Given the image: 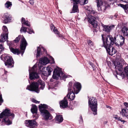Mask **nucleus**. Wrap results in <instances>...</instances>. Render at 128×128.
Returning a JSON list of instances; mask_svg holds the SVG:
<instances>
[{
  "mask_svg": "<svg viewBox=\"0 0 128 128\" xmlns=\"http://www.w3.org/2000/svg\"><path fill=\"white\" fill-rule=\"evenodd\" d=\"M53 26L54 28V26H53Z\"/></svg>",
  "mask_w": 128,
  "mask_h": 128,
  "instance_id": "obj_62",
  "label": "nucleus"
},
{
  "mask_svg": "<svg viewBox=\"0 0 128 128\" xmlns=\"http://www.w3.org/2000/svg\"><path fill=\"white\" fill-rule=\"evenodd\" d=\"M88 44L91 43L92 42L90 40H88Z\"/></svg>",
  "mask_w": 128,
  "mask_h": 128,
  "instance_id": "obj_50",
  "label": "nucleus"
},
{
  "mask_svg": "<svg viewBox=\"0 0 128 128\" xmlns=\"http://www.w3.org/2000/svg\"><path fill=\"white\" fill-rule=\"evenodd\" d=\"M40 48L39 47H38L37 51L36 57H38L40 56Z\"/></svg>",
  "mask_w": 128,
  "mask_h": 128,
  "instance_id": "obj_33",
  "label": "nucleus"
},
{
  "mask_svg": "<svg viewBox=\"0 0 128 128\" xmlns=\"http://www.w3.org/2000/svg\"><path fill=\"white\" fill-rule=\"evenodd\" d=\"M114 27V25L109 26L105 25L104 26V30L107 32H110L111 29L113 28Z\"/></svg>",
  "mask_w": 128,
  "mask_h": 128,
  "instance_id": "obj_21",
  "label": "nucleus"
},
{
  "mask_svg": "<svg viewBox=\"0 0 128 128\" xmlns=\"http://www.w3.org/2000/svg\"><path fill=\"white\" fill-rule=\"evenodd\" d=\"M22 36H23L19 35L18 37H16V38L15 39L14 41V42L15 43H16L19 42L20 38H22Z\"/></svg>",
  "mask_w": 128,
  "mask_h": 128,
  "instance_id": "obj_32",
  "label": "nucleus"
},
{
  "mask_svg": "<svg viewBox=\"0 0 128 128\" xmlns=\"http://www.w3.org/2000/svg\"><path fill=\"white\" fill-rule=\"evenodd\" d=\"M127 56L128 57V55H127Z\"/></svg>",
  "mask_w": 128,
  "mask_h": 128,
  "instance_id": "obj_64",
  "label": "nucleus"
},
{
  "mask_svg": "<svg viewBox=\"0 0 128 128\" xmlns=\"http://www.w3.org/2000/svg\"><path fill=\"white\" fill-rule=\"evenodd\" d=\"M102 39L103 42V46H106V45H109L110 42H111L112 43H113V41L114 42V39L116 38V37L114 38L111 35H107L106 37L104 38L103 34L102 35Z\"/></svg>",
  "mask_w": 128,
  "mask_h": 128,
  "instance_id": "obj_6",
  "label": "nucleus"
},
{
  "mask_svg": "<svg viewBox=\"0 0 128 128\" xmlns=\"http://www.w3.org/2000/svg\"><path fill=\"white\" fill-rule=\"evenodd\" d=\"M22 24H24L28 26H30V23L27 21H26V22H23Z\"/></svg>",
  "mask_w": 128,
  "mask_h": 128,
  "instance_id": "obj_38",
  "label": "nucleus"
},
{
  "mask_svg": "<svg viewBox=\"0 0 128 128\" xmlns=\"http://www.w3.org/2000/svg\"><path fill=\"white\" fill-rule=\"evenodd\" d=\"M3 22L5 24L7 23L10 22L11 20L10 14L8 13H5L3 16Z\"/></svg>",
  "mask_w": 128,
  "mask_h": 128,
  "instance_id": "obj_15",
  "label": "nucleus"
},
{
  "mask_svg": "<svg viewBox=\"0 0 128 128\" xmlns=\"http://www.w3.org/2000/svg\"><path fill=\"white\" fill-rule=\"evenodd\" d=\"M48 106L46 104H40L39 106L40 110L44 118V120H47L52 118V117L48 110H46Z\"/></svg>",
  "mask_w": 128,
  "mask_h": 128,
  "instance_id": "obj_2",
  "label": "nucleus"
},
{
  "mask_svg": "<svg viewBox=\"0 0 128 128\" xmlns=\"http://www.w3.org/2000/svg\"><path fill=\"white\" fill-rule=\"evenodd\" d=\"M52 59L53 60H54V59L52 57Z\"/></svg>",
  "mask_w": 128,
  "mask_h": 128,
  "instance_id": "obj_57",
  "label": "nucleus"
},
{
  "mask_svg": "<svg viewBox=\"0 0 128 128\" xmlns=\"http://www.w3.org/2000/svg\"><path fill=\"white\" fill-rule=\"evenodd\" d=\"M87 2H88L87 0H84V4H86Z\"/></svg>",
  "mask_w": 128,
  "mask_h": 128,
  "instance_id": "obj_52",
  "label": "nucleus"
},
{
  "mask_svg": "<svg viewBox=\"0 0 128 128\" xmlns=\"http://www.w3.org/2000/svg\"><path fill=\"white\" fill-rule=\"evenodd\" d=\"M60 106L61 108H65L67 106L68 102L65 98H64V100L61 101L60 102Z\"/></svg>",
  "mask_w": 128,
  "mask_h": 128,
  "instance_id": "obj_18",
  "label": "nucleus"
},
{
  "mask_svg": "<svg viewBox=\"0 0 128 128\" xmlns=\"http://www.w3.org/2000/svg\"><path fill=\"white\" fill-rule=\"evenodd\" d=\"M38 82V84L37 82H32L30 86H28L26 89L30 91H35L37 93H38L39 90L38 87L39 84L40 85V88L42 90L44 89L45 84L44 82L41 80H39Z\"/></svg>",
  "mask_w": 128,
  "mask_h": 128,
  "instance_id": "obj_1",
  "label": "nucleus"
},
{
  "mask_svg": "<svg viewBox=\"0 0 128 128\" xmlns=\"http://www.w3.org/2000/svg\"><path fill=\"white\" fill-rule=\"evenodd\" d=\"M120 37L122 40V41L121 42L120 44H122L123 43L124 41L125 38L124 37L122 36H121Z\"/></svg>",
  "mask_w": 128,
  "mask_h": 128,
  "instance_id": "obj_36",
  "label": "nucleus"
},
{
  "mask_svg": "<svg viewBox=\"0 0 128 128\" xmlns=\"http://www.w3.org/2000/svg\"><path fill=\"white\" fill-rule=\"evenodd\" d=\"M10 49L11 52L14 54H18L20 52H20L17 49H14L13 48H10Z\"/></svg>",
  "mask_w": 128,
  "mask_h": 128,
  "instance_id": "obj_25",
  "label": "nucleus"
},
{
  "mask_svg": "<svg viewBox=\"0 0 128 128\" xmlns=\"http://www.w3.org/2000/svg\"><path fill=\"white\" fill-rule=\"evenodd\" d=\"M40 62L43 65L46 64L49 62L48 58L46 57H44L40 59Z\"/></svg>",
  "mask_w": 128,
  "mask_h": 128,
  "instance_id": "obj_19",
  "label": "nucleus"
},
{
  "mask_svg": "<svg viewBox=\"0 0 128 128\" xmlns=\"http://www.w3.org/2000/svg\"><path fill=\"white\" fill-rule=\"evenodd\" d=\"M32 102L36 104H39L40 103V102L34 99H32Z\"/></svg>",
  "mask_w": 128,
  "mask_h": 128,
  "instance_id": "obj_41",
  "label": "nucleus"
},
{
  "mask_svg": "<svg viewBox=\"0 0 128 128\" xmlns=\"http://www.w3.org/2000/svg\"><path fill=\"white\" fill-rule=\"evenodd\" d=\"M120 113L122 116H128V109H122Z\"/></svg>",
  "mask_w": 128,
  "mask_h": 128,
  "instance_id": "obj_23",
  "label": "nucleus"
},
{
  "mask_svg": "<svg viewBox=\"0 0 128 128\" xmlns=\"http://www.w3.org/2000/svg\"><path fill=\"white\" fill-rule=\"evenodd\" d=\"M80 0H73L74 2V5L72 9V12L74 13L78 12V6L77 4H78Z\"/></svg>",
  "mask_w": 128,
  "mask_h": 128,
  "instance_id": "obj_16",
  "label": "nucleus"
},
{
  "mask_svg": "<svg viewBox=\"0 0 128 128\" xmlns=\"http://www.w3.org/2000/svg\"><path fill=\"white\" fill-rule=\"evenodd\" d=\"M28 43L24 38L23 36H22V38L20 40V48L21 50L20 53L22 55L24 52Z\"/></svg>",
  "mask_w": 128,
  "mask_h": 128,
  "instance_id": "obj_9",
  "label": "nucleus"
},
{
  "mask_svg": "<svg viewBox=\"0 0 128 128\" xmlns=\"http://www.w3.org/2000/svg\"><path fill=\"white\" fill-rule=\"evenodd\" d=\"M4 74H6L8 72L7 71H6V70H4Z\"/></svg>",
  "mask_w": 128,
  "mask_h": 128,
  "instance_id": "obj_53",
  "label": "nucleus"
},
{
  "mask_svg": "<svg viewBox=\"0 0 128 128\" xmlns=\"http://www.w3.org/2000/svg\"><path fill=\"white\" fill-rule=\"evenodd\" d=\"M56 120L59 123L62 122L63 120V118L61 115H57L55 118Z\"/></svg>",
  "mask_w": 128,
  "mask_h": 128,
  "instance_id": "obj_24",
  "label": "nucleus"
},
{
  "mask_svg": "<svg viewBox=\"0 0 128 128\" xmlns=\"http://www.w3.org/2000/svg\"><path fill=\"white\" fill-rule=\"evenodd\" d=\"M14 116V114L11 113L10 110L6 108L4 111L0 114V118H4L3 119L2 121L8 122L9 124H10L11 122L9 120L8 117L11 116L13 118Z\"/></svg>",
  "mask_w": 128,
  "mask_h": 128,
  "instance_id": "obj_4",
  "label": "nucleus"
},
{
  "mask_svg": "<svg viewBox=\"0 0 128 128\" xmlns=\"http://www.w3.org/2000/svg\"><path fill=\"white\" fill-rule=\"evenodd\" d=\"M89 64L91 66L93 67L94 66V64L91 62H89Z\"/></svg>",
  "mask_w": 128,
  "mask_h": 128,
  "instance_id": "obj_49",
  "label": "nucleus"
},
{
  "mask_svg": "<svg viewBox=\"0 0 128 128\" xmlns=\"http://www.w3.org/2000/svg\"><path fill=\"white\" fill-rule=\"evenodd\" d=\"M96 20H99V18L98 16H92L90 18H88V21L91 24L94 28H96L98 26V22L96 21Z\"/></svg>",
  "mask_w": 128,
  "mask_h": 128,
  "instance_id": "obj_11",
  "label": "nucleus"
},
{
  "mask_svg": "<svg viewBox=\"0 0 128 128\" xmlns=\"http://www.w3.org/2000/svg\"><path fill=\"white\" fill-rule=\"evenodd\" d=\"M116 77L117 78V76H116Z\"/></svg>",
  "mask_w": 128,
  "mask_h": 128,
  "instance_id": "obj_61",
  "label": "nucleus"
},
{
  "mask_svg": "<svg viewBox=\"0 0 128 128\" xmlns=\"http://www.w3.org/2000/svg\"><path fill=\"white\" fill-rule=\"evenodd\" d=\"M3 57H4V60L5 61V64L6 66L8 65L9 66H11L13 64V61L12 57L10 56L7 55L4 56Z\"/></svg>",
  "mask_w": 128,
  "mask_h": 128,
  "instance_id": "obj_14",
  "label": "nucleus"
},
{
  "mask_svg": "<svg viewBox=\"0 0 128 128\" xmlns=\"http://www.w3.org/2000/svg\"><path fill=\"white\" fill-rule=\"evenodd\" d=\"M2 29L3 32L2 34H3L4 32V34L6 35V37L7 38L8 34V32L7 28L6 26H4L3 27Z\"/></svg>",
  "mask_w": 128,
  "mask_h": 128,
  "instance_id": "obj_27",
  "label": "nucleus"
},
{
  "mask_svg": "<svg viewBox=\"0 0 128 128\" xmlns=\"http://www.w3.org/2000/svg\"><path fill=\"white\" fill-rule=\"evenodd\" d=\"M110 17H111V18L112 19V18H113V16H112V17H111V16H110Z\"/></svg>",
  "mask_w": 128,
  "mask_h": 128,
  "instance_id": "obj_60",
  "label": "nucleus"
},
{
  "mask_svg": "<svg viewBox=\"0 0 128 128\" xmlns=\"http://www.w3.org/2000/svg\"><path fill=\"white\" fill-rule=\"evenodd\" d=\"M98 10L99 11H103L104 12L106 8V6H102L103 2L102 0H96Z\"/></svg>",
  "mask_w": 128,
  "mask_h": 128,
  "instance_id": "obj_13",
  "label": "nucleus"
},
{
  "mask_svg": "<svg viewBox=\"0 0 128 128\" xmlns=\"http://www.w3.org/2000/svg\"><path fill=\"white\" fill-rule=\"evenodd\" d=\"M12 4L11 2L9 1H7L5 4V6L7 8H8L10 7L11 6Z\"/></svg>",
  "mask_w": 128,
  "mask_h": 128,
  "instance_id": "obj_29",
  "label": "nucleus"
},
{
  "mask_svg": "<svg viewBox=\"0 0 128 128\" xmlns=\"http://www.w3.org/2000/svg\"><path fill=\"white\" fill-rule=\"evenodd\" d=\"M124 104L126 107L128 108V103L125 102L124 103Z\"/></svg>",
  "mask_w": 128,
  "mask_h": 128,
  "instance_id": "obj_47",
  "label": "nucleus"
},
{
  "mask_svg": "<svg viewBox=\"0 0 128 128\" xmlns=\"http://www.w3.org/2000/svg\"><path fill=\"white\" fill-rule=\"evenodd\" d=\"M92 44H93V43H92V44H91L92 45Z\"/></svg>",
  "mask_w": 128,
  "mask_h": 128,
  "instance_id": "obj_63",
  "label": "nucleus"
},
{
  "mask_svg": "<svg viewBox=\"0 0 128 128\" xmlns=\"http://www.w3.org/2000/svg\"><path fill=\"white\" fill-rule=\"evenodd\" d=\"M31 110L33 114H37V106H33L31 109Z\"/></svg>",
  "mask_w": 128,
  "mask_h": 128,
  "instance_id": "obj_26",
  "label": "nucleus"
},
{
  "mask_svg": "<svg viewBox=\"0 0 128 128\" xmlns=\"http://www.w3.org/2000/svg\"><path fill=\"white\" fill-rule=\"evenodd\" d=\"M46 70L48 72V75H50L52 72V69L50 67L48 66L46 67Z\"/></svg>",
  "mask_w": 128,
  "mask_h": 128,
  "instance_id": "obj_30",
  "label": "nucleus"
},
{
  "mask_svg": "<svg viewBox=\"0 0 128 128\" xmlns=\"http://www.w3.org/2000/svg\"><path fill=\"white\" fill-rule=\"evenodd\" d=\"M36 68V66H33L30 71L29 70L30 78L31 80L38 78L39 77L38 74L35 72V68Z\"/></svg>",
  "mask_w": 128,
  "mask_h": 128,
  "instance_id": "obj_10",
  "label": "nucleus"
},
{
  "mask_svg": "<svg viewBox=\"0 0 128 128\" xmlns=\"http://www.w3.org/2000/svg\"><path fill=\"white\" fill-rule=\"evenodd\" d=\"M26 126L30 128H34L37 126L36 122L32 120H28L25 121Z\"/></svg>",
  "mask_w": 128,
  "mask_h": 128,
  "instance_id": "obj_12",
  "label": "nucleus"
},
{
  "mask_svg": "<svg viewBox=\"0 0 128 128\" xmlns=\"http://www.w3.org/2000/svg\"><path fill=\"white\" fill-rule=\"evenodd\" d=\"M72 82H70L68 84V91L69 92L70 91H71L72 90H73L72 88L73 89V88H72Z\"/></svg>",
  "mask_w": 128,
  "mask_h": 128,
  "instance_id": "obj_31",
  "label": "nucleus"
},
{
  "mask_svg": "<svg viewBox=\"0 0 128 128\" xmlns=\"http://www.w3.org/2000/svg\"><path fill=\"white\" fill-rule=\"evenodd\" d=\"M106 106V107H107V108H108V107H110L109 106Z\"/></svg>",
  "mask_w": 128,
  "mask_h": 128,
  "instance_id": "obj_56",
  "label": "nucleus"
},
{
  "mask_svg": "<svg viewBox=\"0 0 128 128\" xmlns=\"http://www.w3.org/2000/svg\"><path fill=\"white\" fill-rule=\"evenodd\" d=\"M4 32L3 34H1L0 37V42H5L6 40H7L8 39V37H6V35L4 34Z\"/></svg>",
  "mask_w": 128,
  "mask_h": 128,
  "instance_id": "obj_22",
  "label": "nucleus"
},
{
  "mask_svg": "<svg viewBox=\"0 0 128 128\" xmlns=\"http://www.w3.org/2000/svg\"><path fill=\"white\" fill-rule=\"evenodd\" d=\"M116 74H117V73H118V72H117V71H116Z\"/></svg>",
  "mask_w": 128,
  "mask_h": 128,
  "instance_id": "obj_58",
  "label": "nucleus"
},
{
  "mask_svg": "<svg viewBox=\"0 0 128 128\" xmlns=\"http://www.w3.org/2000/svg\"><path fill=\"white\" fill-rule=\"evenodd\" d=\"M53 31L56 34H59L58 31L56 29H54Z\"/></svg>",
  "mask_w": 128,
  "mask_h": 128,
  "instance_id": "obj_43",
  "label": "nucleus"
},
{
  "mask_svg": "<svg viewBox=\"0 0 128 128\" xmlns=\"http://www.w3.org/2000/svg\"><path fill=\"white\" fill-rule=\"evenodd\" d=\"M4 48L2 44H0V53L4 50Z\"/></svg>",
  "mask_w": 128,
  "mask_h": 128,
  "instance_id": "obj_39",
  "label": "nucleus"
},
{
  "mask_svg": "<svg viewBox=\"0 0 128 128\" xmlns=\"http://www.w3.org/2000/svg\"><path fill=\"white\" fill-rule=\"evenodd\" d=\"M121 0L122 2H126V3H128V0Z\"/></svg>",
  "mask_w": 128,
  "mask_h": 128,
  "instance_id": "obj_46",
  "label": "nucleus"
},
{
  "mask_svg": "<svg viewBox=\"0 0 128 128\" xmlns=\"http://www.w3.org/2000/svg\"><path fill=\"white\" fill-rule=\"evenodd\" d=\"M27 29L26 27L22 26L21 28L20 32H26Z\"/></svg>",
  "mask_w": 128,
  "mask_h": 128,
  "instance_id": "obj_34",
  "label": "nucleus"
},
{
  "mask_svg": "<svg viewBox=\"0 0 128 128\" xmlns=\"http://www.w3.org/2000/svg\"><path fill=\"white\" fill-rule=\"evenodd\" d=\"M89 106L90 107L91 110L93 112L94 115L97 114V100L94 97L90 98L88 100Z\"/></svg>",
  "mask_w": 128,
  "mask_h": 128,
  "instance_id": "obj_5",
  "label": "nucleus"
},
{
  "mask_svg": "<svg viewBox=\"0 0 128 128\" xmlns=\"http://www.w3.org/2000/svg\"><path fill=\"white\" fill-rule=\"evenodd\" d=\"M124 70L127 76L128 77V65L124 68Z\"/></svg>",
  "mask_w": 128,
  "mask_h": 128,
  "instance_id": "obj_35",
  "label": "nucleus"
},
{
  "mask_svg": "<svg viewBox=\"0 0 128 128\" xmlns=\"http://www.w3.org/2000/svg\"><path fill=\"white\" fill-rule=\"evenodd\" d=\"M91 13L92 14H94L95 12L94 10H92Z\"/></svg>",
  "mask_w": 128,
  "mask_h": 128,
  "instance_id": "obj_51",
  "label": "nucleus"
},
{
  "mask_svg": "<svg viewBox=\"0 0 128 128\" xmlns=\"http://www.w3.org/2000/svg\"><path fill=\"white\" fill-rule=\"evenodd\" d=\"M3 100L2 99L1 94L0 93V105L2 104V103L3 102Z\"/></svg>",
  "mask_w": 128,
  "mask_h": 128,
  "instance_id": "obj_40",
  "label": "nucleus"
},
{
  "mask_svg": "<svg viewBox=\"0 0 128 128\" xmlns=\"http://www.w3.org/2000/svg\"><path fill=\"white\" fill-rule=\"evenodd\" d=\"M107 122V121H105L104 122V124H106Z\"/></svg>",
  "mask_w": 128,
  "mask_h": 128,
  "instance_id": "obj_54",
  "label": "nucleus"
},
{
  "mask_svg": "<svg viewBox=\"0 0 128 128\" xmlns=\"http://www.w3.org/2000/svg\"><path fill=\"white\" fill-rule=\"evenodd\" d=\"M26 21H25V20L24 18H22V24L23 23V22H26Z\"/></svg>",
  "mask_w": 128,
  "mask_h": 128,
  "instance_id": "obj_45",
  "label": "nucleus"
},
{
  "mask_svg": "<svg viewBox=\"0 0 128 128\" xmlns=\"http://www.w3.org/2000/svg\"><path fill=\"white\" fill-rule=\"evenodd\" d=\"M120 117L118 116L117 115L115 117V118L117 120H118L120 118Z\"/></svg>",
  "mask_w": 128,
  "mask_h": 128,
  "instance_id": "obj_48",
  "label": "nucleus"
},
{
  "mask_svg": "<svg viewBox=\"0 0 128 128\" xmlns=\"http://www.w3.org/2000/svg\"><path fill=\"white\" fill-rule=\"evenodd\" d=\"M114 16H117L116 15V14H115V15H114Z\"/></svg>",
  "mask_w": 128,
  "mask_h": 128,
  "instance_id": "obj_59",
  "label": "nucleus"
},
{
  "mask_svg": "<svg viewBox=\"0 0 128 128\" xmlns=\"http://www.w3.org/2000/svg\"><path fill=\"white\" fill-rule=\"evenodd\" d=\"M116 38L114 39V42L113 41V43H112L111 42H110V44L108 46L106 45V46H103L104 47L106 50L107 52L111 56H112L113 54H115L116 52V50L112 46L114 43L116 42Z\"/></svg>",
  "mask_w": 128,
  "mask_h": 128,
  "instance_id": "obj_8",
  "label": "nucleus"
},
{
  "mask_svg": "<svg viewBox=\"0 0 128 128\" xmlns=\"http://www.w3.org/2000/svg\"><path fill=\"white\" fill-rule=\"evenodd\" d=\"M118 6H121L124 10H126L128 9V4H127L125 5H124L121 4H118Z\"/></svg>",
  "mask_w": 128,
  "mask_h": 128,
  "instance_id": "obj_28",
  "label": "nucleus"
},
{
  "mask_svg": "<svg viewBox=\"0 0 128 128\" xmlns=\"http://www.w3.org/2000/svg\"><path fill=\"white\" fill-rule=\"evenodd\" d=\"M81 88V85L80 83L77 82L74 84L73 90H72L69 92L68 91V94L67 97L70 100H73L75 96V93L77 94L80 91Z\"/></svg>",
  "mask_w": 128,
  "mask_h": 128,
  "instance_id": "obj_3",
  "label": "nucleus"
},
{
  "mask_svg": "<svg viewBox=\"0 0 128 128\" xmlns=\"http://www.w3.org/2000/svg\"><path fill=\"white\" fill-rule=\"evenodd\" d=\"M53 73L52 77L53 78L56 80H57L58 78L61 76L62 79L65 80V78L68 77V76L62 73L61 70H55L54 71Z\"/></svg>",
  "mask_w": 128,
  "mask_h": 128,
  "instance_id": "obj_7",
  "label": "nucleus"
},
{
  "mask_svg": "<svg viewBox=\"0 0 128 128\" xmlns=\"http://www.w3.org/2000/svg\"><path fill=\"white\" fill-rule=\"evenodd\" d=\"M115 68L116 70H118L119 71H120L122 69V66L119 62H116L114 63Z\"/></svg>",
  "mask_w": 128,
  "mask_h": 128,
  "instance_id": "obj_20",
  "label": "nucleus"
},
{
  "mask_svg": "<svg viewBox=\"0 0 128 128\" xmlns=\"http://www.w3.org/2000/svg\"><path fill=\"white\" fill-rule=\"evenodd\" d=\"M43 48V50H44V51H45V49H44V48Z\"/></svg>",
  "mask_w": 128,
  "mask_h": 128,
  "instance_id": "obj_55",
  "label": "nucleus"
},
{
  "mask_svg": "<svg viewBox=\"0 0 128 128\" xmlns=\"http://www.w3.org/2000/svg\"><path fill=\"white\" fill-rule=\"evenodd\" d=\"M28 31L27 32L28 33L30 34H32V33H34V32L32 29L30 28H28Z\"/></svg>",
  "mask_w": 128,
  "mask_h": 128,
  "instance_id": "obj_37",
  "label": "nucleus"
},
{
  "mask_svg": "<svg viewBox=\"0 0 128 128\" xmlns=\"http://www.w3.org/2000/svg\"><path fill=\"white\" fill-rule=\"evenodd\" d=\"M121 32L124 36L128 37V28L124 26L121 29Z\"/></svg>",
  "mask_w": 128,
  "mask_h": 128,
  "instance_id": "obj_17",
  "label": "nucleus"
},
{
  "mask_svg": "<svg viewBox=\"0 0 128 128\" xmlns=\"http://www.w3.org/2000/svg\"><path fill=\"white\" fill-rule=\"evenodd\" d=\"M80 120H79V122L80 123H82L83 122V120L82 116H80Z\"/></svg>",
  "mask_w": 128,
  "mask_h": 128,
  "instance_id": "obj_42",
  "label": "nucleus"
},
{
  "mask_svg": "<svg viewBox=\"0 0 128 128\" xmlns=\"http://www.w3.org/2000/svg\"><path fill=\"white\" fill-rule=\"evenodd\" d=\"M120 120L122 122H123V124H124V122H125V121L124 120H122V118H121L120 117V118H119V119L118 120Z\"/></svg>",
  "mask_w": 128,
  "mask_h": 128,
  "instance_id": "obj_44",
  "label": "nucleus"
}]
</instances>
